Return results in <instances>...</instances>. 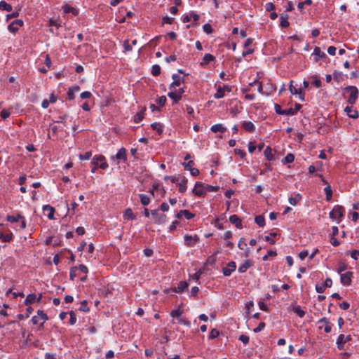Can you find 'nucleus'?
I'll use <instances>...</instances> for the list:
<instances>
[{"mask_svg":"<svg viewBox=\"0 0 359 359\" xmlns=\"http://www.w3.org/2000/svg\"><path fill=\"white\" fill-rule=\"evenodd\" d=\"M344 93H348L347 102L350 104L355 103L358 97V90L355 86H349L344 88Z\"/></svg>","mask_w":359,"mask_h":359,"instance_id":"nucleus-1","label":"nucleus"},{"mask_svg":"<svg viewBox=\"0 0 359 359\" xmlns=\"http://www.w3.org/2000/svg\"><path fill=\"white\" fill-rule=\"evenodd\" d=\"M345 209L341 205H335L333 210L330 212V217L332 219H336L337 223H339L344 217Z\"/></svg>","mask_w":359,"mask_h":359,"instance_id":"nucleus-2","label":"nucleus"},{"mask_svg":"<svg viewBox=\"0 0 359 359\" xmlns=\"http://www.w3.org/2000/svg\"><path fill=\"white\" fill-rule=\"evenodd\" d=\"M91 164L97 165V168H100L102 170H106L109 165L106 161V158L102 155H96L93 157Z\"/></svg>","mask_w":359,"mask_h":359,"instance_id":"nucleus-3","label":"nucleus"},{"mask_svg":"<svg viewBox=\"0 0 359 359\" xmlns=\"http://www.w3.org/2000/svg\"><path fill=\"white\" fill-rule=\"evenodd\" d=\"M151 215L156 224H162L167 221V215L164 213H160L159 209H155L151 210Z\"/></svg>","mask_w":359,"mask_h":359,"instance_id":"nucleus-4","label":"nucleus"},{"mask_svg":"<svg viewBox=\"0 0 359 359\" xmlns=\"http://www.w3.org/2000/svg\"><path fill=\"white\" fill-rule=\"evenodd\" d=\"M192 193L196 196L203 197L206 194V184L201 182H196Z\"/></svg>","mask_w":359,"mask_h":359,"instance_id":"nucleus-5","label":"nucleus"},{"mask_svg":"<svg viewBox=\"0 0 359 359\" xmlns=\"http://www.w3.org/2000/svg\"><path fill=\"white\" fill-rule=\"evenodd\" d=\"M352 340V337L351 335L344 336V334H341L339 335L337 339V346L339 350H343L344 348V344Z\"/></svg>","mask_w":359,"mask_h":359,"instance_id":"nucleus-6","label":"nucleus"},{"mask_svg":"<svg viewBox=\"0 0 359 359\" xmlns=\"http://www.w3.org/2000/svg\"><path fill=\"white\" fill-rule=\"evenodd\" d=\"M353 276V273L351 271H347L344 273H341L340 277L341 283L346 286L350 285L351 284Z\"/></svg>","mask_w":359,"mask_h":359,"instance_id":"nucleus-7","label":"nucleus"},{"mask_svg":"<svg viewBox=\"0 0 359 359\" xmlns=\"http://www.w3.org/2000/svg\"><path fill=\"white\" fill-rule=\"evenodd\" d=\"M24 25L22 20L17 19L13 20L8 26V29L12 33H16L18 31V27Z\"/></svg>","mask_w":359,"mask_h":359,"instance_id":"nucleus-8","label":"nucleus"},{"mask_svg":"<svg viewBox=\"0 0 359 359\" xmlns=\"http://www.w3.org/2000/svg\"><path fill=\"white\" fill-rule=\"evenodd\" d=\"M332 285V279L330 278H327L324 283L316 285V290L318 293H323L325 292L326 287H330Z\"/></svg>","mask_w":359,"mask_h":359,"instance_id":"nucleus-9","label":"nucleus"},{"mask_svg":"<svg viewBox=\"0 0 359 359\" xmlns=\"http://www.w3.org/2000/svg\"><path fill=\"white\" fill-rule=\"evenodd\" d=\"M172 78L173 81L169 86V88L170 90H175L176 87H178L181 85L182 82H184V79L181 78L180 75L177 74H172Z\"/></svg>","mask_w":359,"mask_h":359,"instance_id":"nucleus-10","label":"nucleus"},{"mask_svg":"<svg viewBox=\"0 0 359 359\" xmlns=\"http://www.w3.org/2000/svg\"><path fill=\"white\" fill-rule=\"evenodd\" d=\"M236 269V264L235 262H230L228 263L226 267L222 269V273L225 276H229L233 271Z\"/></svg>","mask_w":359,"mask_h":359,"instance_id":"nucleus-11","label":"nucleus"},{"mask_svg":"<svg viewBox=\"0 0 359 359\" xmlns=\"http://www.w3.org/2000/svg\"><path fill=\"white\" fill-rule=\"evenodd\" d=\"M344 111L346 113L347 116L352 118H357L359 116L358 111L356 109H354L352 106H347L344 109Z\"/></svg>","mask_w":359,"mask_h":359,"instance_id":"nucleus-12","label":"nucleus"},{"mask_svg":"<svg viewBox=\"0 0 359 359\" xmlns=\"http://www.w3.org/2000/svg\"><path fill=\"white\" fill-rule=\"evenodd\" d=\"M314 60L318 62L320 59H324L327 57L326 54L321 51L320 48L318 46L315 47L313 50Z\"/></svg>","mask_w":359,"mask_h":359,"instance_id":"nucleus-13","label":"nucleus"},{"mask_svg":"<svg viewBox=\"0 0 359 359\" xmlns=\"http://www.w3.org/2000/svg\"><path fill=\"white\" fill-rule=\"evenodd\" d=\"M288 15L285 13L280 15V26L281 28H287L290 26V22L287 20Z\"/></svg>","mask_w":359,"mask_h":359,"instance_id":"nucleus-14","label":"nucleus"},{"mask_svg":"<svg viewBox=\"0 0 359 359\" xmlns=\"http://www.w3.org/2000/svg\"><path fill=\"white\" fill-rule=\"evenodd\" d=\"M188 286H189V284L187 282L181 281L178 284L177 287H175L172 288L171 290L175 292L181 293V292H184L185 290V289H187L188 287Z\"/></svg>","mask_w":359,"mask_h":359,"instance_id":"nucleus-15","label":"nucleus"},{"mask_svg":"<svg viewBox=\"0 0 359 359\" xmlns=\"http://www.w3.org/2000/svg\"><path fill=\"white\" fill-rule=\"evenodd\" d=\"M252 265L253 262L251 259H246L245 262L239 266L238 272L245 273Z\"/></svg>","mask_w":359,"mask_h":359,"instance_id":"nucleus-16","label":"nucleus"},{"mask_svg":"<svg viewBox=\"0 0 359 359\" xmlns=\"http://www.w3.org/2000/svg\"><path fill=\"white\" fill-rule=\"evenodd\" d=\"M229 221L231 224H234L236 228L241 229L243 226L241 219L236 215H231Z\"/></svg>","mask_w":359,"mask_h":359,"instance_id":"nucleus-17","label":"nucleus"},{"mask_svg":"<svg viewBox=\"0 0 359 359\" xmlns=\"http://www.w3.org/2000/svg\"><path fill=\"white\" fill-rule=\"evenodd\" d=\"M198 240V238L196 236L194 238L189 235L184 236L185 245L189 247L192 246Z\"/></svg>","mask_w":359,"mask_h":359,"instance_id":"nucleus-18","label":"nucleus"},{"mask_svg":"<svg viewBox=\"0 0 359 359\" xmlns=\"http://www.w3.org/2000/svg\"><path fill=\"white\" fill-rule=\"evenodd\" d=\"M123 218L125 219H132L135 220L137 219L136 215L133 212L131 208H128L125 210L123 212Z\"/></svg>","mask_w":359,"mask_h":359,"instance_id":"nucleus-19","label":"nucleus"},{"mask_svg":"<svg viewBox=\"0 0 359 359\" xmlns=\"http://www.w3.org/2000/svg\"><path fill=\"white\" fill-rule=\"evenodd\" d=\"M242 127L249 133H253L255 130V126L251 121H243Z\"/></svg>","mask_w":359,"mask_h":359,"instance_id":"nucleus-20","label":"nucleus"},{"mask_svg":"<svg viewBox=\"0 0 359 359\" xmlns=\"http://www.w3.org/2000/svg\"><path fill=\"white\" fill-rule=\"evenodd\" d=\"M116 158L126 161L127 160L126 149L123 147L121 148L116 154Z\"/></svg>","mask_w":359,"mask_h":359,"instance_id":"nucleus-21","label":"nucleus"},{"mask_svg":"<svg viewBox=\"0 0 359 359\" xmlns=\"http://www.w3.org/2000/svg\"><path fill=\"white\" fill-rule=\"evenodd\" d=\"M62 8L65 13H72L74 15H78V11L68 4L64 5Z\"/></svg>","mask_w":359,"mask_h":359,"instance_id":"nucleus-22","label":"nucleus"},{"mask_svg":"<svg viewBox=\"0 0 359 359\" xmlns=\"http://www.w3.org/2000/svg\"><path fill=\"white\" fill-rule=\"evenodd\" d=\"M151 127L154 130H156L159 135H162V133L163 132V124H161L160 123L155 122L151 125Z\"/></svg>","mask_w":359,"mask_h":359,"instance_id":"nucleus-23","label":"nucleus"},{"mask_svg":"<svg viewBox=\"0 0 359 359\" xmlns=\"http://www.w3.org/2000/svg\"><path fill=\"white\" fill-rule=\"evenodd\" d=\"M187 179L185 177H183L181 180V182L180 183H178V186H179V191L180 193H184L187 191Z\"/></svg>","mask_w":359,"mask_h":359,"instance_id":"nucleus-24","label":"nucleus"},{"mask_svg":"<svg viewBox=\"0 0 359 359\" xmlns=\"http://www.w3.org/2000/svg\"><path fill=\"white\" fill-rule=\"evenodd\" d=\"M264 154L266 158L269 161H273L274 159V156L272 152V149L269 146H267L266 147V149L264 151Z\"/></svg>","mask_w":359,"mask_h":359,"instance_id":"nucleus-25","label":"nucleus"},{"mask_svg":"<svg viewBox=\"0 0 359 359\" xmlns=\"http://www.w3.org/2000/svg\"><path fill=\"white\" fill-rule=\"evenodd\" d=\"M43 211H48V217L50 219H53L54 218L55 208L49 205H46L43 208Z\"/></svg>","mask_w":359,"mask_h":359,"instance_id":"nucleus-26","label":"nucleus"},{"mask_svg":"<svg viewBox=\"0 0 359 359\" xmlns=\"http://www.w3.org/2000/svg\"><path fill=\"white\" fill-rule=\"evenodd\" d=\"M22 219H24V217L19 213L16 216L8 215L6 217V221L11 223L17 222Z\"/></svg>","mask_w":359,"mask_h":359,"instance_id":"nucleus-27","label":"nucleus"},{"mask_svg":"<svg viewBox=\"0 0 359 359\" xmlns=\"http://www.w3.org/2000/svg\"><path fill=\"white\" fill-rule=\"evenodd\" d=\"M13 238V235L11 232H9L7 234H4L3 232L0 231V240L3 242H10Z\"/></svg>","mask_w":359,"mask_h":359,"instance_id":"nucleus-28","label":"nucleus"},{"mask_svg":"<svg viewBox=\"0 0 359 359\" xmlns=\"http://www.w3.org/2000/svg\"><path fill=\"white\" fill-rule=\"evenodd\" d=\"M215 59V56H213L212 55H211L210 53H206V54H205V55L203 57V61L202 62H201V66L206 65L210 62L213 61Z\"/></svg>","mask_w":359,"mask_h":359,"instance_id":"nucleus-29","label":"nucleus"},{"mask_svg":"<svg viewBox=\"0 0 359 359\" xmlns=\"http://www.w3.org/2000/svg\"><path fill=\"white\" fill-rule=\"evenodd\" d=\"M211 130L213 133H224L226 131V128L224 127L222 124H215L211 127Z\"/></svg>","mask_w":359,"mask_h":359,"instance_id":"nucleus-30","label":"nucleus"},{"mask_svg":"<svg viewBox=\"0 0 359 359\" xmlns=\"http://www.w3.org/2000/svg\"><path fill=\"white\" fill-rule=\"evenodd\" d=\"M139 198L140 199V202H141L142 205L145 206V205H147L149 204L150 198L148 196L143 194H139Z\"/></svg>","mask_w":359,"mask_h":359,"instance_id":"nucleus-31","label":"nucleus"},{"mask_svg":"<svg viewBox=\"0 0 359 359\" xmlns=\"http://www.w3.org/2000/svg\"><path fill=\"white\" fill-rule=\"evenodd\" d=\"M0 9L10 12L12 11L13 7L11 4L6 3L4 1H0Z\"/></svg>","mask_w":359,"mask_h":359,"instance_id":"nucleus-32","label":"nucleus"},{"mask_svg":"<svg viewBox=\"0 0 359 359\" xmlns=\"http://www.w3.org/2000/svg\"><path fill=\"white\" fill-rule=\"evenodd\" d=\"M324 191L326 195V200L330 201L332 197V190L330 185H327L325 187Z\"/></svg>","mask_w":359,"mask_h":359,"instance_id":"nucleus-33","label":"nucleus"},{"mask_svg":"<svg viewBox=\"0 0 359 359\" xmlns=\"http://www.w3.org/2000/svg\"><path fill=\"white\" fill-rule=\"evenodd\" d=\"M168 96L174 100V102L175 103H177L181 99H182V96L180 95H177L176 93L175 92H169L168 93Z\"/></svg>","mask_w":359,"mask_h":359,"instance_id":"nucleus-34","label":"nucleus"},{"mask_svg":"<svg viewBox=\"0 0 359 359\" xmlns=\"http://www.w3.org/2000/svg\"><path fill=\"white\" fill-rule=\"evenodd\" d=\"M255 222L260 227H263L265 225V219L262 215L256 216Z\"/></svg>","mask_w":359,"mask_h":359,"instance_id":"nucleus-35","label":"nucleus"},{"mask_svg":"<svg viewBox=\"0 0 359 359\" xmlns=\"http://www.w3.org/2000/svg\"><path fill=\"white\" fill-rule=\"evenodd\" d=\"M36 301V295L34 294H29L27 296L25 304L27 306H29L34 303Z\"/></svg>","mask_w":359,"mask_h":359,"instance_id":"nucleus-36","label":"nucleus"},{"mask_svg":"<svg viewBox=\"0 0 359 359\" xmlns=\"http://www.w3.org/2000/svg\"><path fill=\"white\" fill-rule=\"evenodd\" d=\"M224 88L223 87L219 86L217 89V93L215 94L214 97L216 99H220L224 97Z\"/></svg>","mask_w":359,"mask_h":359,"instance_id":"nucleus-37","label":"nucleus"},{"mask_svg":"<svg viewBox=\"0 0 359 359\" xmlns=\"http://www.w3.org/2000/svg\"><path fill=\"white\" fill-rule=\"evenodd\" d=\"M277 235L278 234L276 232H271L270 233L269 236H266L264 237V240L266 242H269L271 245H274L276 241L274 239L272 238V237H276Z\"/></svg>","mask_w":359,"mask_h":359,"instance_id":"nucleus-38","label":"nucleus"},{"mask_svg":"<svg viewBox=\"0 0 359 359\" xmlns=\"http://www.w3.org/2000/svg\"><path fill=\"white\" fill-rule=\"evenodd\" d=\"M292 83L293 81H290V86H289V90L290 91V93L292 94V95H301L302 94V89L301 88H296L293 86L292 85Z\"/></svg>","mask_w":359,"mask_h":359,"instance_id":"nucleus-39","label":"nucleus"},{"mask_svg":"<svg viewBox=\"0 0 359 359\" xmlns=\"http://www.w3.org/2000/svg\"><path fill=\"white\" fill-rule=\"evenodd\" d=\"M145 108H144V109H142L140 113H137L134 116V121L135 123H140L141 121H142V119L144 118V112L145 111Z\"/></svg>","mask_w":359,"mask_h":359,"instance_id":"nucleus-40","label":"nucleus"},{"mask_svg":"<svg viewBox=\"0 0 359 359\" xmlns=\"http://www.w3.org/2000/svg\"><path fill=\"white\" fill-rule=\"evenodd\" d=\"M301 199L302 196H300V194H297L296 196L294 197L291 196L289 198V203L292 205H295Z\"/></svg>","mask_w":359,"mask_h":359,"instance_id":"nucleus-41","label":"nucleus"},{"mask_svg":"<svg viewBox=\"0 0 359 359\" xmlns=\"http://www.w3.org/2000/svg\"><path fill=\"white\" fill-rule=\"evenodd\" d=\"M294 160V156L292 154H288L287 156L283 159L282 162L283 164L291 163Z\"/></svg>","mask_w":359,"mask_h":359,"instance_id":"nucleus-42","label":"nucleus"},{"mask_svg":"<svg viewBox=\"0 0 359 359\" xmlns=\"http://www.w3.org/2000/svg\"><path fill=\"white\" fill-rule=\"evenodd\" d=\"M293 311L300 318H303L305 316V311H303L299 306H294Z\"/></svg>","mask_w":359,"mask_h":359,"instance_id":"nucleus-43","label":"nucleus"},{"mask_svg":"<svg viewBox=\"0 0 359 359\" xmlns=\"http://www.w3.org/2000/svg\"><path fill=\"white\" fill-rule=\"evenodd\" d=\"M151 74L154 76H157L161 74V67L158 65H154L151 67Z\"/></svg>","mask_w":359,"mask_h":359,"instance_id":"nucleus-44","label":"nucleus"},{"mask_svg":"<svg viewBox=\"0 0 359 359\" xmlns=\"http://www.w3.org/2000/svg\"><path fill=\"white\" fill-rule=\"evenodd\" d=\"M37 314L39 316V318H40L41 320H43V322L41 323V326L43 325V323L48 320V316L46 313H45L43 311L38 310Z\"/></svg>","mask_w":359,"mask_h":359,"instance_id":"nucleus-45","label":"nucleus"},{"mask_svg":"<svg viewBox=\"0 0 359 359\" xmlns=\"http://www.w3.org/2000/svg\"><path fill=\"white\" fill-rule=\"evenodd\" d=\"M203 29L208 34H210L213 32V29L210 23L205 24L203 26Z\"/></svg>","mask_w":359,"mask_h":359,"instance_id":"nucleus-46","label":"nucleus"},{"mask_svg":"<svg viewBox=\"0 0 359 359\" xmlns=\"http://www.w3.org/2000/svg\"><path fill=\"white\" fill-rule=\"evenodd\" d=\"M79 310L83 312L89 311V307L88 306V303L86 300H83L82 302H81Z\"/></svg>","mask_w":359,"mask_h":359,"instance_id":"nucleus-47","label":"nucleus"},{"mask_svg":"<svg viewBox=\"0 0 359 359\" xmlns=\"http://www.w3.org/2000/svg\"><path fill=\"white\" fill-rule=\"evenodd\" d=\"M182 165L184 166V170H190L193 168L192 166L194 165V161L190 160L187 163H183Z\"/></svg>","mask_w":359,"mask_h":359,"instance_id":"nucleus-48","label":"nucleus"},{"mask_svg":"<svg viewBox=\"0 0 359 359\" xmlns=\"http://www.w3.org/2000/svg\"><path fill=\"white\" fill-rule=\"evenodd\" d=\"M92 156V152L91 151H86L85 154H79V159L80 160H88Z\"/></svg>","mask_w":359,"mask_h":359,"instance_id":"nucleus-49","label":"nucleus"},{"mask_svg":"<svg viewBox=\"0 0 359 359\" xmlns=\"http://www.w3.org/2000/svg\"><path fill=\"white\" fill-rule=\"evenodd\" d=\"M78 271L77 266H74L70 270V279L74 280V278L78 276L76 271Z\"/></svg>","mask_w":359,"mask_h":359,"instance_id":"nucleus-50","label":"nucleus"},{"mask_svg":"<svg viewBox=\"0 0 359 359\" xmlns=\"http://www.w3.org/2000/svg\"><path fill=\"white\" fill-rule=\"evenodd\" d=\"M182 314V311L180 309H175L170 312V316L173 318H180Z\"/></svg>","mask_w":359,"mask_h":359,"instance_id":"nucleus-51","label":"nucleus"},{"mask_svg":"<svg viewBox=\"0 0 359 359\" xmlns=\"http://www.w3.org/2000/svg\"><path fill=\"white\" fill-rule=\"evenodd\" d=\"M219 189V186H212L209 184H206V193L208 192H214L217 191Z\"/></svg>","mask_w":359,"mask_h":359,"instance_id":"nucleus-52","label":"nucleus"},{"mask_svg":"<svg viewBox=\"0 0 359 359\" xmlns=\"http://www.w3.org/2000/svg\"><path fill=\"white\" fill-rule=\"evenodd\" d=\"M69 313V316H70L69 324L73 325L76 322V314H75V313L73 311H71Z\"/></svg>","mask_w":359,"mask_h":359,"instance_id":"nucleus-53","label":"nucleus"},{"mask_svg":"<svg viewBox=\"0 0 359 359\" xmlns=\"http://www.w3.org/2000/svg\"><path fill=\"white\" fill-rule=\"evenodd\" d=\"M166 97L164 96V95H162L160 97H158L156 102L161 106V107H163L166 102Z\"/></svg>","mask_w":359,"mask_h":359,"instance_id":"nucleus-54","label":"nucleus"},{"mask_svg":"<svg viewBox=\"0 0 359 359\" xmlns=\"http://www.w3.org/2000/svg\"><path fill=\"white\" fill-rule=\"evenodd\" d=\"M219 334V332L214 328V329H212V330L210 331V335H209V338L210 339H215L217 338Z\"/></svg>","mask_w":359,"mask_h":359,"instance_id":"nucleus-55","label":"nucleus"},{"mask_svg":"<svg viewBox=\"0 0 359 359\" xmlns=\"http://www.w3.org/2000/svg\"><path fill=\"white\" fill-rule=\"evenodd\" d=\"M10 114H11V113H10L9 110L4 109L3 110H1L0 115H1V118L3 120H5L8 117H9Z\"/></svg>","mask_w":359,"mask_h":359,"instance_id":"nucleus-56","label":"nucleus"},{"mask_svg":"<svg viewBox=\"0 0 359 359\" xmlns=\"http://www.w3.org/2000/svg\"><path fill=\"white\" fill-rule=\"evenodd\" d=\"M346 269H347V265H346V264H344V263H343V262H340V263L339 264V267H338V269H337V272H338L339 273H341H341H342L343 271H346Z\"/></svg>","mask_w":359,"mask_h":359,"instance_id":"nucleus-57","label":"nucleus"},{"mask_svg":"<svg viewBox=\"0 0 359 359\" xmlns=\"http://www.w3.org/2000/svg\"><path fill=\"white\" fill-rule=\"evenodd\" d=\"M238 339L241 341L244 344H248L249 343L250 338L248 336L245 334H241Z\"/></svg>","mask_w":359,"mask_h":359,"instance_id":"nucleus-58","label":"nucleus"},{"mask_svg":"<svg viewBox=\"0 0 359 359\" xmlns=\"http://www.w3.org/2000/svg\"><path fill=\"white\" fill-rule=\"evenodd\" d=\"M238 246L241 250H245V248L247 246V243L245 242V238H241L240 239Z\"/></svg>","mask_w":359,"mask_h":359,"instance_id":"nucleus-59","label":"nucleus"},{"mask_svg":"<svg viewBox=\"0 0 359 359\" xmlns=\"http://www.w3.org/2000/svg\"><path fill=\"white\" fill-rule=\"evenodd\" d=\"M92 97V94L89 91H84L80 94V97L81 99H89Z\"/></svg>","mask_w":359,"mask_h":359,"instance_id":"nucleus-60","label":"nucleus"},{"mask_svg":"<svg viewBox=\"0 0 359 359\" xmlns=\"http://www.w3.org/2000/svg\"><path fill=\"white\" fill-rule=\"evenodd\" d=\"M275 8H276V7H275L274 4L271 2H269V3L266 4V5H265V9L268 12L272 11Z\"/></svg>","mask_w":359,"mask_h":359,"instance_id":"nucleus-61","label":"nucleus"},{"mask_svg":"<svg viewBox=\"0 0 359 359\" xmlns=\"http://www.w3.org/2000/svg\"><path fill=\"white\" fill-rule=\"evenodd\" d=\"M183 213L187 219H191L194 217V215L187 210H183Z\"/></svg>","mask_w":359,"mask_h":359,"instance_id":"nucleus-62","label":"nucleus"},{"mask_svg":"<svg viewBox=\"0 0 359 359\" xmlns=\"http://www.w3.org/2000/svg\"><path fill=\"white\" fill-rule=\"evenodd\" d=\"M123 48L126 52L132 50V46L129 43L128 40L123 42Z\"/></svg>","mask_w":359,"mask_h":359,"instance_id":"nucleus-63","label":"nucleus"},{"mask_svg":"<svg viewBox=\"0 0 359 359\" xmlns=\"http://www.w3.org/2000/svg\"><path fill=\"white\" fill-rule=\"evenodd\" d=\"M265 323L264 322H261L258 326L254 329V332H259L260 331H262L264 327H265Z\"/></svg>","mask_w":359,"mask_h":359,"instance_id":"nucleus-64","label":"nucleus"}]
</instances>
